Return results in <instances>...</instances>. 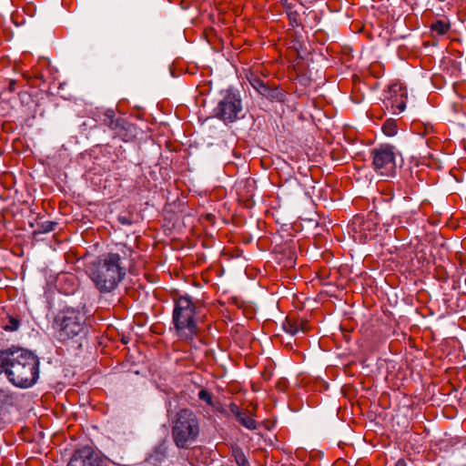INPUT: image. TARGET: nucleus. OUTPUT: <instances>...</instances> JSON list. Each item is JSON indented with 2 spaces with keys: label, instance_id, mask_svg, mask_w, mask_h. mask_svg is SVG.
Instances as JSON below:
<instances>
[{
  "label": "nucleus",
  "instance_id": "nucleus-1",
  "mask_svg": "<svg viewBox=\"0 0 466 466\" xmlns=\"http://www.w3.org/2000/svg\"><path fill=\"white\" fill-rule=\"evenodd\" d=\"M5 373L15 387H32L39 377V360L33 352L11 348L0 350V374Z\"/></svg>",
  "mask_w": 466,
  "mask_h": 466
},
{
  "label": "nucleus",
  "instance_id": "nucleus-2",
  "mask_svg": "<svg viewBox=\"0 0 466 466\" xmlns=\"http://www.w3.org/2000/svg\"><path fill=\"white\" fill-rule=\"evenodd\" d=\"M126 275L121 257L116 253L101 256L91 272V279L101 293L113 291Z\"/></svg>",
  "mask_w": 466,
  "mask_h": 466
},
{
  "label": "nucleus",
  "instance_id": "nucleus-3",
  "mask_svg": "<svg viewBox=\"0 0 466 466\" xmlns=\"http://www.w3.org/2000/svg\"><path fill=\"white\" fill-rule=\"evenodd\" d=\"M54 327L61 341L78 339L87 333L86 316L77 309H64L56 314Z\"/></svg>",
  "mask_w": 466,
  "mask_h": 466
},
{
  "label": "nucleus",
  "instance_id": "nucleus-4",
  "mask_svg": "<svg viewBox=\"0 0 466 466\" xmlns=\"http://www.w3.org/2000/svg\"><path fill=\"white\" fill-rule=\"evenodd\" d=\"M200 432L199 419L189 409L177 412V447L187 449L198 439Z\"/></svg>",
  "mask_w": 466,
  "mask_h": 466
},
{
  "label": "nucleus",
  "instance_id": "nucleus-5",
  "mask_svg": "<svg viewBox=\"0 0 466 466\" xmlns=\"http://www.w3.org/2000/svg\"><path fill=\"white\" fill-rule=\"evenodd\" d=\"M372 168L377 175L392 177L397 173V157H400L397 148L390 144H381L370 150Z\"/></svg>",
  "mask_w": 466,
  "mask_h": 466
},
{
  "label": "nucleus",
  "instance_id": "nucleus-6",
  "mask_svg": "<svg viewBox=\"0 0 466 466\" xmlns=\"http://www.w3.org/2000/svg\"><path fill=\"white\" fill-rule=\"evenodd\" d=\"M195 305L188 297L177 299V336L191 340L198 334V327L194 321Z\"/></svg>",
  "mask_w": 466,
  "mask_h": 466
},
{
  "label": "nucleus",
  "instance_id": "nucleus-7",
  "mask_svg": "<svg viewBox=\"0 0 466 466\" xmlns=\"http://www.w3.org/2000/svg\"><path fill=\"white\" fill-rule=\"evenodd\" d=\"M215 116L224 122H234L240 118L242 103L238 94L227 90L214 110Z\"/></svg>",
  "mask_w": 466,
  "mask_h": 466
},
{
  "label": "nucleus",
  "instance_id": "nucleus-8",
  "mask_svg": "<svg viewBox=\"0 0 466 466\" xmlns=\"http://www.w3.org/2000/svg\"><path fill=\"white\" fill-rule=\"evenodd\" d=\"M407 101V91L400 84H392L384 92V105L394 114L404 111Z\"/></svg>",
  "mask_w": 466,
  "mask_h": 466
},
{
  "label": "nucleus",
  "instance_id": "nucleus-9",
  "mask_svg": "<svg viewBox=\"0 0 466 466\" xmlns=\"http://www.w3.org/2000/svg\"><path fill=\"white\" fill-rule=\"evenodd\" d=\"M67 466H106V464L91 447L86 446L76 451Z\"/></svg>",
  "mask_w": 466,
  "mask_h": 466
},
{
  "label": "nucleus",
  "instance_id": "nucleus-10",
  "mask_svg": "<svg viewBox=\"0 0 466 466\" xmlns=\"http://www.w3.org/2000/svg\"><path fill=\"white\" fill-rule=\"evenodd\" d=\"M283 328L292 336L298 334L299 331L306 333L309 329L308 320L293 316L287 317L286 321L283 323Z\"/></svg>",
  "mask_w": 466,
  "mask_h": 466
},
{
  "label": "nucleus",
  "instance_id": "nucleus-11",
  "mask_svg": "<svg viewBox=\"0 0 466 466\" xmlns=\"http://www.w3.org/2000/svg\"><path fill=\"white\" fill-rule=\"evenodd\" d=\"M33 75L35 78L46 82L47 80V74L53 75V68L51 67V62L47 58L38 59L36 65L33 67Z\"/></svg>",
  "mask_w": 466,
  "mask_h": 466
},
{
  "label": "nucleus",
  "instance_id": "nucleus-12",
  "mask_svg": "<svg viewBox=\"0 0 466 466\" xmlns=\"http://www.w3.org/2000/svg\"><path fill=\"white\" fill-rule=\"evenodd\" d=\"M260 95L271 101L278 102H282L285 97V94L279 87L268 85H266Z\"/></svg>",
  "mask_w": 466,
  "mask_h": 466
},
{
  "label": "nucleus",
  "instance_id": "nucleus-13",
  "mask_svg": "<svg viewBox=\"0 0 466 466\" xmlns=\"http://www.w3.org/2000/svg\"><path fill=\"white\" fill-rule=\"evenodd\" d=\"M236 419L242 426L248 430L253 431L258 428L256 420L249 416L248 410H243L241 412V415L239 417H237Z\"/></svg>",
  "mask_w": 466,
  "mask_h": 466
},
{
  "label": "nucleus",
  "instance_id": "nucleus-14",
  "mask_svg": "<svg viewBox=\"0 0 466 466\" xmlns=\"http://www.w3.org/2000/svg\"><path fill=\"white\" fill-rule=\"evenodd\" d=\"M231 455L238 466H249V462L240 447H232Z\"/></svg>",
  "mask_w": 466,
  "mask_h": 466
},
{
  "label": "nucleus",
  "instance_id": "nucleus-15",
  "mask_svg": "<svg viewBox=\"0 0 466 466\" xmlns=\"http://www.w3.org/2000/svg\"><path fill=\"white\" fill-rule=\"evenodd\" d=\"M431 29L439 35H443L449 31L450 24L443 20H437L431 25Z\"/></svg>",
  "mask_w": 466,
  "mask_h": 466
},
{
  "label": "nucleus",
  "instance_id": "nucleus-16",
  "mask_svg": "<svg viewBox=\"0 0 466 466\" xmlns=\"http://www.w3.org/2000/svg\"><path fill=\"white\" fill-rule=\"evenodd\" d=\"M398 127L394 119H387L382 125V131L388 137H392L397 133Z\"/></svg>",
  "mask_w": 466,
  "mask_h": 466
},
{
  "label": "nucleus",
  "instance_id": "nucleus-17",
  "mask_svg": "<svg viewBox=\"0 0 466 466\" xmlns=\"http://www.w3.org/2000/svg\"><path fill=\"white\" fill-rule=\"evenodd\" d=\"M288 18L292 26H302L300 15L297 10H292L289 6L288 10Z\"/></svg>",
  "mask_w": 466,
  "mask_h": 466
},
{
  "label": "nucleus",
  "instance_id": "nucleus-18",
  "mask_svg": "<svg viewBox=\"0 0 466 466\" xmlns=\"http://www.w3.org/2000/svg\"><path fill=\"white\" fill-rule=\"evenodd\" d=\"M19 326L20 320L15 317L9 316L7 322L3 325V328L7 331H15L18 329Z\"/></svg>",
  "mask_w": 466,
  "mask_h": 466
},
{
  "label": "nucleus",
  "instance_id": "nucleus-19",
  "mask_svg": "<svg viewBox=\"0 0 466 466\" xmlns=\"http://www.w3.org/2000/svg\"><path fill=\"white\" fill-rule=\"evenodd\" d=\"M250 85L260 94L263 88L266 86V83L257 76L251 75L248 78Z\"/></svg>",
  "mask_w": 466,
  "mask_h": 466
},
{
  "label": "nucleus",
  "instance_id": "nucleus-20",
  "mask_svg": "<svg viewBox=\"0 0 466 466\" xmlns=\"http://www.w3.org/2000/svg\"><path fill=\"white\" fill-rule=\"evenodd\" d=\"M104 123L112 130L116 129L119 126L118 120L114 119V114L112 111L105 115Z\"/></svg>",
  "mask_w": 466,
  "mask_h": 466
},
{
  "label": "nucleus",
  "instance_id": "nucleus-21",
  "mask_svg": "<svg viewBox=\"0 0 466 466\" xmlns=\"http://www.w3.org/2000/svg\"><path fill=\"white\" fill-rule=\"evenodd\" d=\"M57 223L54 221H45L39 224V233H48L55 230Z\"/></svg>",
  "mask_w": 466,
  "mask_h": 466
},
{
  "label": "nucleus",
  "instance_id": "nucleus-22",
  "mask_svg": "<svg viewBox=\"0 0 466 466\" xmlns=\"http://www.w3.org/2000/svg\"><path fill=\"white\" fill-rule=\"evenodd\" d=\"M198 398L205 401L208 405L213 406V398L212 394L208 392L207 390H201L198 392Z\"/></svg>",
  "mask_w": 466,
  "mask_h": 466
},
{
  "label": "nucleus",
  "instance_id": "nucleus-23",
  "mask_svg": "<svg viewBox=\"0 0 466 466\" xmlns=\"http://www.w3.org/2000/svg\"><path fill=\"white\" fill-rule=\"evenodd\" d=\"M228 409L231 414H233L236 418L239 417L241 415V412L243 411V410H240L239 407L234 402H231L228 405Z\"/></svg>",
  "mask_w": 466,
  "mask_h": 466
},
{
  "label": "nucleus",
  "instance_id": "nucleus-24",
  "mask_svg": "<svg viewBox=\"0 0 466 466\" xmlns=\"http://www.w3.org/2000/svg\"><path fill=\"white\" fill-rule=\"evenodd\" d=\"M11 399L9 392L5 390L0 389V405L6 403Z\"/></svg>",
  "mask_w": 466,
  "mask_h": 466
},
{
  "label": "nucleus",
  "instance_id": "nucleus-25",
  "mask_svg": "<svg viewBox=\"0 0 466 466\" xmlns=\"http://www.w3.org/2000/svg\"><path fill=\"white\" fill-rule=\"evenodd\" d=\"M16 81L12 79L8 83V90L14 92L15 90Z\"/></svg>",
  "mask_w": 466,
  "mask_h": 466
},
{
  "label": "nucleus",
  "instance_id": "nucleus-26",
  "mask_svg": "<svg viewBox=\"0 0 466 466\" xmlns=\"http://www.w3.org/2000/svg\"><path fill=\"white\" fill-rule=\"evenodd\" d=\"M118 220L121 224L123 225H130L131 224V220L128 219L126 217H119L118 218Z\"/></svg>",
  "mask_w": 466,
  "mask_h": 466
},
{
  "label": "nucleus",
  "instance_id": "nucleus-27",
  "mask_svg": "<svg viewBox=\"0 0 466 466\" xmlns=\"http://www.w3.org/2000/svg\"><path fill=\"white\" fill-rule=\"evenodd\" d=\"M65 279L66 281H71V282H74L75 280V277L73 275H69V276H64Z\"/></svg>",
  "mask_w": 466,
  "mask_h": 466
},
{
  "label": "nucleus",
  "instance_id": "nucleus-28",
  "mask_svg": "<svg viewBox=\"0 0 466 466\" xmlns=\"http://www.w3.org/2000/svg\"><path fill=\"white\" fill-rule=\"evenodd\" d=\"M169 71H170V74L172 76H175V67H174V63H172L169 66Z\"/></svg>",
  "mask_w": 466,
  "mask_h": 466
},
{
  "label": "nucleus",
  "instance_id": "nucleus-29",
  "mask_svg": "<svg viewBox=\"0 0 466 466\" xmlns=\"http://www.w3.org/2000/svg\"><path fill=\"white\" fill-rule=\"evenodd\" d=\"M75 290V286L73 285L71 289H66L65 293H72Z\"/></svg>",
  "mask_w": 466,
  "mask_h": 466
},
{
  "label": "nucleus",
  "instance_id": "nucleus-30",
  "mask_svg": "<svg viewBox=\"0 0 466 466\" xmlns=\"http://www.w3.org/2000/svg\"><path fill=\"white\" fill-rule=\"evenodd\" d=\"M171 434L175 437V425H171Z\"/></svg>",
  "mask_w": 466,
  "mask_h": 466
},
{
  "label": "nucleus",
  "instance_id": "nucleus-31",
  "mask_svg": "<svg viewBox=\"0 0 466 466\" xmlns=\"http://www.w3.org/2000/svg\"><path fill=\"white\" fill-rule=\"evenodd\" d=\"M172 319H173V321H175V308L173 309V311H172Z\"/></svg>",
  "mask_w": 466,
  "mask_h": 466
},
{
  "label": "nucleus",
  "instance_id": "nucleus-32",
  "mask_svg": "<svg viewBox=\"0 0 466 466\" xmlns=\"http://www.w3.org/2000/svg\"><path fill=\"white\" fill-rule=\"evenodd\" d=\"M169 3H172V0H168Z\"/></svg>",
  "mask_w": 466,
  "mask_h": 466
},
{
  "label": "nucleus",
  "instance_id": "nucleus-33",
  "mask_svg": "<svg viewBox=\"0 0 466 466\" xmlns=\"http://www.w3.org/2000/svg\"><path fill=\"white\" fill-rule=\"evenodd\" d=\"M464 392H466V389L464 390Z\"/></svg>",
  "mask_w": 466,
  "mask_h": 466
}]
</instances>
